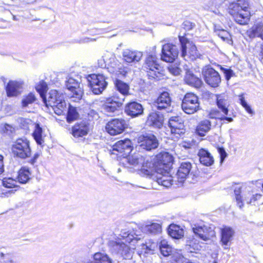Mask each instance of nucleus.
I'll use <instances>...</instances> for the list:
<instances>
[{
    "mask_svg": "<svg viewBox=\"0 0 263 263\" xmlns=\"http://www.w3.org/2000/svg\"><path fill=\"white\" fill-rule=\"evenodd\" d=\"M125 161L127 162L129 165L133 166L139 165L141 167H148L151 163L145 161V158L139 154H134L133 155H129L125 158Z\"/></svg>",
    "mask_w": 263,
    "mask_h": 263,
    "instance_id": "obj_22",
    "label": "nucleus"
},
{
    "mask_svg": "<svg viewBox=\"0 0 263 263\" xmlns=\"http://www.w3.org/2000/svg\"><path fill=\"white\" fill-rule=\"evenodd\" d=\"M14 131V127L10 124L3 123L0 125V133L2 134L10 136Z\"/></svg>",
    "mask_w": 263,
    "mask_h": 263,
    "instance_id": "obj_47",
    "label": "nucleus"
},
{
    "mask_svg": "<svg viewBox=\"0 0 263 263\" xmlns=\"http://www.w3.org/2000/svg\"><path fill=\"white\" fill-rule=\"evenodd\" d=\"M156 247L157 244L154 242L143 243L141 245V251L139 253V255L141 257L142 254L145 256L146 254H153Z\"/></svg>",
    "mask_w": 263,
    "mask_h": 263,
    "instance_id": "obj_41",
    "label": "nucleus"
},
{
    "mask_svg": "<svg viewBox=\"0 0 263 263\" xmlns=\"http://www.w3.org/2000/svg\"><path fill=\"white\" fill-rule=\"evenodd\" d=\"M185 82L189 85L198 87L201 85V80L191 71L187 70L184 78Z\"/></svg>",
    "mask_w": 263,
    "mask_h": 263,
    "instance_id": "obj_34",
    "label": "nucleus"
},
{
    "mask_svg": "<svg viewBox=\"0 0 263 263\" xmlns=\"http://www.w3.org/2000/svg\"><path fill=\"white\" fill-rule=\"evenodd\" d=\"M66 86L72 94L71 97L74 98L73 101L77 102L81 100L83 93V90L80 87L79 82L72 78H69L66 81Z\"/></svg>",
    "mask_w": 263,
    "mask_h": 263,
    "instance_id": "obj_15",
    "label": "nucleus"
},
{
    "mask_svg": "<svg viewBox=\"0 0 263 263\" xmlns=\"http://www.w3.org/2000/svg\"><path fill=\"white\" fill-rule=\"evenodd\" d=\"M112 73H115L119 78L124 77L127 73V68L120 64V66H118L117 69H116L115 71Z\"/></svg>",
    "mask_w": 263,
    "mask_h": 263,
    "instance_id": "obj_52",
    "label": "nucleus"
},
{
    "mask_svg": "<svg viewBox=\"0 0 263 263\" xmlns=\"http://www.w3.org/2000/svg\"><path fill=\"white\" fill-rule=\"evenodd\" d=\"M234 194L237 205L240 209L243 207L245 202H246L247 204H251L259 199L261 196V195L260 194L253 195L251 191H248L241 195L240 187L236 188L234 190Z\"/></svg>",
    "mask_w": 263,
    "mask_h": 263,
    "instance_id": "obj_7",
    "label": "nucleus"
},
{
    "mask_svg": "<svg viewBox=\"0 0 263 263\" xmlns=\"http://www.w3.org/2000/svg\"><path fill=\"white\" fill-rule=\"evenodd\" d=\"M229 12L236 22L240 25L247 24L249 20V2L247 0H228Z\"/></svg>",
    "mask_w": 263,
    "mask_h": 263,
    "instance_id": "obj_1",
    "label": "nucleus"
},
{
    "mask_svg": "<svg viewBox=\"0 0 263 263\" xmlns=\"http://www.w3.org/2000/svg\"><path fill=\"white\" fill-rule=\"evenodd\" d=\"M169 235L175 239H180L183 236L184 230L180 226L172 224L168 229Z\"/></svg>",
    "mask_w": 263,
    "mask_h": 263,
    "instance_id": "obj_33",
    "label": "nucleus"
},
{
    "mask_svg": "<svg viewBox=\"0 0 263 263\" xmlns=\"http://www.w3.org/2000/svg\"><path fill=\"white\" fill-rule=\"evenodd\" d=\"M51 107L54 112L58 115H61L66 111V103L63 98H60L56 103Z\"/></svg>",
    "mask_w": 263,
    "mask_h": 263,
    "instance_id": "obj_36",
    "label": "nucleus"
},
{
    "mask_svg": "<svg viewBox=\"0 0 263 263\" xmlns=\"http://www.w3.org/2000/svg\"><path fill=\"white\" fill-rule=\"evenodd\" d=\"M31 173L28 168L23 167L18 172V181L21 183H26L30 179Z\"/></svg>",
    "mask_w": 263,
    "mask_h": 263,
    "instance_id": "obj_39",
    "label": "nucleus"
},
{
    "mask_svg": "<svg viewBox=\"0 0 263 263\" xmlns=\"http://www.w3.org/2000/svg\"><path fill=\"white\" fill-rule=\"evenodd\" d=\"M234 230L230 227H224L221 230V241L223 245L228 246L232 240Z\"/></svg>",
    "mask_w": 263,
    "mask_h": 263,
    "instance_id": "obj_31",
    "label": "nucleus"
},
{
    "mask_svg": "<svg viewBox=\"0 0 263 263\" xmlns=\"http://www.w3.org/2000/svg\"><path fill=\"white\" fill-rule=\"evenodd\" d=\"M88 115L92 116L95 119H97L99 117L97 112L93 110L90 111L88 113Z\"/></svg>",
    "mask_w": 263,
    "mask_h": 263,
    "instance_id": "obj_64",
    "label": "nucleus"
},
{
    "mask_svg": "<svg viewBox=\"0 0 263 263\" xmlns=\"http://www.w3.org/2000/svg\"><path fill=\"white\" fill-rule=\"evenodd\" d=\"M216 34L219 37H220L223 41L227 42L229 44L232 43L231 35L229 33V32L227 30L223 29L220 31L218 32V33H217Z\"/></svg>",
    "mask_w": 263,
    "mask_h": 263,
    "instance_id": "obj_51",
    "label": "nucleus"
},
{
    "mask_svg": "<svg viewBox=\"0 0 263 263\" xmlns=\"http://www.w3.org/2000/svg\"><path fill=\"white\" fill-rule=\"evenodd\" d=\"M170 171H168V172L166 173H164V171H163V173H160V172H157L158 175L157 176V180H158V179L161 180L162 179V180H167V179L172 178L173 177L171 176L168 175V174H170Z\"/></svg>",
    "mask_w": 263,
    "mask_h": 263,
    "instance_id": "obj_56",
    "label": "nucleus"
},
{
    "mask_svg": "<svg viewBox=\"0 0 263 263\" xmlns=\"http://www.w3.org/2000/svg\"><path fill=\"white\" fill-rule=\"evenodd\" d=\"M239 100L240 104L245 108V110L250 115H253L254 111L252 109L251 106L248 104L246 101L245 98L242 96H239Z\"/></svg>",
    "mask_w": 263,
    "mask_h": 263,
    "instance_id": "obj_53",
    "label": "nucleus"
},
{
    "mask_svg": "<svg viewBox=\"0 0 263 263\" xmlns=\"http://www.w3.org/2000/svg\"><path fill=\"white\" fill-rule=\"evenodd\" d=\"M12 261V255L0 249V263H11Z\"/></svg>",
    "mask_w": 263,
    "mask_h": 263,
    "instance_id": "obj_49",
    "label": "nucleus"
},
{
    "mask_svg": "<svg viewBox=\"0 0 263 263\" xmlns=\"http://www.w3.org/2000/svg\"><path fill=\"white\" fill-rule=\"evenodd\" d=\"M143 54L142 52L137 50H132L129 49L123 50L122 56L124 61L127 63L139 62L141 60Z\"/></svg>",
    "mask_w": 263,
    "mask_h": 263,
    "instance_id": "obj_23",
    "label": "nucleus"
},
{
    "mask_svg": "<svg viewBox=\"0 0 263 263\" xmlns=\"http://www.w3.org/2000/svg\"><path fill=\"white\" fill-rule=\"evenodd\" d=\"M112 248L115 252L125 259L132 258L135 250L134 247H129L121 240L112 242Z\"/></svg>",
    "mask_w": 263,
    "mask_h": 263,
    "instance_id": "obj_9",
    "label": "nucleus"
},
{
    "mask_svg": "<svg viewBox=\"0 0 263 263\" xmlns=\"http://www.w3.org/2000/svg\"><path fill=\"white\" fill-rule=\"evenodd\" d=\"M3 185L7 188H14L18 186L17 181L12 178H5L3 179Z\"/></svg>",
    "mask_w": 263,
    "mask_h": 263,
    "instance_id": "obj_50",
    "label": "nucleus"
},
{
    "mask_svg": "<svg viewBox=\"0 0 263 263\" xmlns=\"http://www.w3.org/2000/svg\"><path fill=\"white\" fill-rule=\"evenodd\" d=\"M157 160L158 164L156 167V171L160 173H163V171L166 173L168 171H170L172 165L173 157L168 153H161L157 155Z\"/></svg>",
    "mask_w": 263,
    "mask_h": 263,
    "instance_id": "obj_11",
    "label": "nucleus"
},
{
    "mask_svg": "<svg viewBox=\"0 0 263 263\" xmlns=\"http://www.w3.org/2000/svg\"><path fill=\"white\" fill-rule=\"evenodd\" d=\"M183 111L187 114H193L200 109L198 97L193 93H187L181 103Z\"/></svg>",
    "mask_w": 263,
    "mask_h": 263,
    "instance_id": "obj_5",
    "label": "nucleus"
},
{
    "mask_svg": "<svg viewBox=\"0 0 263 263\" xmlns=\"http://www.w3.org/2000/svg\"><path fill=\"white\" fill-rule=\"evenodd\" d=\"M120 235L122 237L123 240H125L126 243H133L134 245L135 243L137 242L140 239V237H138V234H133L132 232L129 233L128 231L126 230L121 231Z\"/></svg>",
    "mask_w": 263,
    "mask_h": 263,
    "instance_id": "obj_37",
    "label": "nucleus"
},
{
    "mask_svg": "<svg viewBox=\"0 0 263 263\" xmlns=\"http://www.w3.org/2000/svg\"><path fill=\"white\" fill-rule=\"evenodd\" d=\"M87 81L92 91L96 95L102 92L107 86L105 77L102 74H92L89 75Z\"/></svg>",
    "mask_w": 263,
    "mask_h": 263,
    "instance_id": "obj_6",
    "label": "nucleus"
},
{
    "mask_svg": "<svg viewBox=\"0 0 263 263\" xmlns=\"http://www.w3.org/2000/svg\"><path fill=\"white\" fill-rule=\"evenodd\" d=\"M89 132V126L85 121L76 123L71 129V134L76 138L82 137L87 135Z\"/></svg>",
    "mask_w": 263,
    "mask_h": 263,
    "instance_id": "obj_24",
    "label": "nucleus"
},
{
    "mask_svg": "<svg viewBox=\"0 0 263 263\" xmlns=\"http://www.w3.org/2000/svg\"><path fill=\"white\" fill-rule=\"evenodd\" d=\"M79 117V114L77 108L72 106L69 105L67 115V121L68 122H71L76 120Z\"/></svg>",
    "mask_w": 263,
    "mask_h": 263,
    "instance_id": "obj_45",
    "label": "nucleus"
},
{
    "mask_svg": "<svg viewBox=\"0 0 263 263\" xmlns=\"http://www.w3.org/2000/svg\"><path fill=\"white\" fill-rule=\"evenodd\" d=\"M36 90L40 93L42 99L46 100L45 93L47 90V85L44 81L40 82L39 84L36 86Z\"/></svg>",
    "mask_w": 263,
    "mask_h": 263,
    "instance_id": "obj_48",
    "label": "nucleus"
},
{
    "mask_svg": "<svg viewBox=\"0 0 263 263\" xmlns=\"http://www.w3.org/2000/svg\"><path fill=\"white\" fill-rule=\"evenodd\" d=\"M39 156H40V155L39 153L35 154L34 155L33 158L30 160V163L32 164H34L35 163L37 159L39 158Z\"/></svg>",
    "mask_w": 263,
    "mask_h": 263,
    "instance_id": "obj_63",
    "label": "nucleus"
},
{
    "mask_svg": "<svg viewBox=\"0 0 263 263\" xmlns=\"http://www.w3.org/2000/svg\"><path fill=\"white\" fill-rule=\"evenodd\" d=\"M172 100L170 94L166 91L162 92L154 103V105L159 110L167 109V112L171 111L170 108Z\"/></svg>",
    "mask_w": 263,
    "mask_h": 263,
    "instance_id": "obj_20",
    "label": "nucleus"
},
{
    "mask_svg": "<svg viewBox=\"0 0 263 263\" xmlns=\"http://www.w3.org/2000/svg\"><path fill=\"white\" fill-rule=\"evenodd\" d=\"M199 160L201 164L205 166H211L214 163V158L211 154L204 149H200L198 153Z\"/></svg>",
    "mask_w": 263,
    "mask_h": 263,
    "instance_id": "obj_32",
    "label": "nucleus"
},
{
    "mask_svg": "<svg viewBox=\"0 0 263 263\" xmlns=\"http://www.w3.org/2000/svg\"><path fill=\"white\" fill-rule=\"evenodd\" d=\"M124 98H119L114 95L107 99L103 105L102 109L104 113L108 116H112L118 108L122 105Z\"/></svg>",
    "mask_w": 263,
    "mask_h": 263,
    "instance_id": "obj_10",
    "label": "nucleus"
},
{
    "mask_svg": "<svg viewBox=\"0 0 263 263\" xmlns=\"http://www.w3.org/2000/svg\"><path fill=\"white\" fill-rule=\"evenodd\" d=\"M211 128V123L209 120L201 121L196 128V133L200 136H203Z\"/></svg>",
    "mask_w": 263,
    "mask_h": 263,
    "instance_id": "obj_35",
    "label": "nucleus"
},
{
    "mask_svg": "<svg viewBox=\"0 0 263 263\" xmlns=\"http://www.w3.org/2000/svg\"><path fill=\"white\" fill-rule=\"evenodd\" d=\"M204 80L206 84L213 87L218 86L221 82L219 73L210 66H206L202 69Z\"/></svg>",
    "mask_w": 263,
    "mask_h": 263,
    "instance_id": "obj_8",
    "label": "nucleus"
},
{
    "mask_svg": "<svg viewBox=\"0 0 263 263\" xmlns=\"http://www.w3.org/2000/svg\"><path fill=\"white\" fill-rule=\"evenodd\" d=\"M221 69L225 74L226 79L227 80H229L233 74V71L231 69H227L223 68H222Z\"/></svg>",
    "mask_w": 263,
    "mask_h": 263,
    "instance_id": "obj_59",
    "label": "nucleus"
},
{
    "mask_svg": "<svg viewBox=\"0 0 263 263\" xmlns=\"http://www.w3.org/2000/svg\"><path fill=\"white\" fill-rule=\"evenodd\" d=\"M218 151L220 156V162L222 163L224 159L227 157V154L223 147H219Z\"/></svg>",
    "mask_w": 263,
    "mask_h": 263,
    "instance_id": "obj_58",
    "label": "nucleus"
},
{
    "mask_svg": "<svg viewBox=\"0 0 263 263\" xmlns=\"http://www.w3.org/2000/svg\"><path fill=\"white\" fill-rule=\"evenodd\" d=\"M247 33L250 38L258 37L263 40V17L261 20H258Z\"/></svg>",
    "mask_w": 263,
    "mask_h": 263,
    "instance_id": "obj_27",
    "label": "nucleus"
},
{
    "mask_svg": "<svg viewBox=\"0 0 263 263\" xmlns=\"http://www.w3.org/2000/svg\"><path fill=\"white\" fill-rule=\"evenodd\" d=\"M143 67L149 79L160 80L165 75L164 70L158 63V59L155 54L147 55L145 59Z\"/></svg>",
    "mask_w": 263,
    "mask_h": 263,
    "instance_id": "obj_2",
    "label": "nucleus"
},
{
    "mask_svg": "<svg viewBox=\"0 0 263 263\" xmlns=\"http://www.w3.org/2000/svg\"><path fill=\"white\" fill-rule=\"evenodd\" d=\"M3 158V156L0 155V175L4 171Z\"/></svg>",
    "mask_w": 263,
    "mask_h": 263,
    "instance_id": "obj_62",
    "label": "nucleus"
},
{
    "mask_svg": "<svg viewBox=\"0 0 263 263\" xmlns=\"http://www.w3.org/2000/svg\"><path fill=\"white\" fill-rule=\"evenodd\" d=\"M168 126L171 129V133L176 138L185 133L184 125L182 119L178 117H172L168 121Z\"/></svg>",
    "mask_w": 263,
    "mask_h": 263,
    "instance_id": "obj_17",
    "label": "nucleus"
},
{
    "mask_svg": "<svg viewBox=\"0 0 263 263\" xmlns=\"http://www.w3.org/2000/svg\"><path fill=\"white\" fill-rule=\"evenodd\" d=\"M125 111L128 115L135 117L143 114V108L140 103L136 102H132L126 105Z\"/></svg>",
    "mask_w": 263,
    "mask_h": 263,
    "instance_id": "obj_26",
    "label": "nucleus"
},
{
    "mask_svg": "<svg viewBox=\"0 0 263 263\" xmlns=\"http://www.w3.org/2000/svg\"><path fill=\"white\" fill-rule=\"evenodd\" d=\"M254 51L260 60L263 59V43H258L254 48Z\"/></svg>",
    "mask_w": 263,
    "mask_h": 263,
    "instance_id": "obj_54",
    "label": "nucleus"
},
{
    "mask_svg": "<svg viewBox=\"0 0 263 263\" xmlns=\"http://www.w3.org/2000/svg\"><path fill=\"white\" fill-rule=\"evenodd\" d=\"M178 53L177 46L167 43L162 46L161 59L166 62L172 63L177 58Z\"/></svg>",
    "mask_w": 263,
    "mask_h": 263,
    "instance_id": "obj_13",
    "label": "nucleus"
},
{
    "mask_svg": "<svg viewBox=\"0 0 263 263\" xmlns=\"http://www.w3.org/2000/svg\"><path fill=\"white\" fill-rule=\"evenodd\" d=\"M181 45V57L184 60L195 61L202 59L203 55L198 50L195 44L183 36L179 35Z\"/></svg>",
    "mask_w": 263,
    "mask_h": 263,
    "instance_id": "obj_3",
    "label": "nucleus"
},
{
    "mask_svg": "<svg viewBox=\"0 0 263 263\" xmlns=\"http://www.w3.org/2000/svg\"><path fill=\"white\" fill-rule=\"evenodd\" d=\"M11 151L13 155L18 158L25 159L31 155L30 141L25 137L17 139L13 142Z\"/></svg>",
    "mask_w": 263,
    "mask_h": 263,
    "instance_id": "obj_4",
    "label": "nucleus"
},
{
    "mask_svg": "<svg viewBox=\"0 0 263 263\" xmlns=\"http://www.w3.org/2000/svg\"><path fill=\"white\" fill-rule=\"evenodd\" d=\"M173 181V180L172 178L163 180H162V179L157 180V182L159 184H160L166 187H170L172 184Z\"/></svg>",
    "mask_w": 263,
    "mask_h": 263,
    "instance_id": "obj_55",
    "label": "nucleus"
},
{
    "mask_svg": "<svg viewBox=\"0 0 263 263\" xmlns=\"http://www.w3.org/2000/svg\"><path fill=\"white\" fill-rule=\"evenodd\" d=\"M23 83L17 81H10L6 87L8 97H14L20 95L22 91Z\"/></svg>",
    "mask_w": 263,
    "mask_h": 263,
    "instance_id": "obj_28",
    "label": "nucleus"
},
{
    "mask_svg": "<svg viewBox=\"0 0 263 263\" xmlns=\"http://www.w3.org/2000/svg\"><path fill=\"white\" fill-rule=\"evenodd\" d=\"M132 142L129 139L120 140L113 145L111 154H116L114 152L117 151L123 154V155H127L132 151Z\"/></svg>",
    "mask_w": 263,
    "mask_h": 263,
    "instance_id": "obj_21",
    "label": "nucleus"
},
{
    "mask_svg": "<svg viewBox=\"0 0 263 263\" xmlns=\"http://www.w3.org/2000/svg\"><path fill=\"white\" fill-rule=\"evenodd\" d=\"M159 249L162 255L165 257L168 256L172 253V247L165 239H163L160 241L159 243Z\"/></svg>",
    "mask_w": 263,
    "mask_h": 263,
    "instance_id": "obj_43",
    "label": "nucleus"
},
{
    "mask_svg": "<svg viewBox=\"0 0 263 263\" xmlns=\"http://www.w3.org/2000/svg\"><path fill=\"white\" fill-rule=\"evenodd\" d=\"M106 58V68L110 73L114 72L120 66V62L117 59L115 55L111 52H107L105 55Z\"/></svg>",
    "mask_w": 263,
    "mask_h": 263,
    "instance_id": "obj_29",
    "label": "nucleus"
},
{
    "mask_svg": "<svg viewBox=\"0 0 263 263\" xmlns=\"http://www.w3.org/2000/svg\"><path fill=\"white\" fill-rule=\"evenodd\" d=\"M163 115L157 112H153L148 116L146 123L149 126L160 128L163 126Z\"/></svg>",
    "mask_w": 263,
    "mask_h": 263,
    "instance_id": "obj_25",
    "label": "nucleus"
},
{
    "mask_svg": "<svg viewBox=\"0 0 263 263\" xmlns=\"http://www.w3.org/2000/svg\"><path fill=\"white\" fill-rule=\"evenodd\" d=\"M98 65L100 67L106 66V59L101 58L98 60Z\"/></svg>",
    "mask_w": 263,
    "mask_h": 263,
    "instance_id": "obj_61",
    "label": "nucleus"
},
{
    "mask_svg": "<svg viewBox=\"0 0 263 263\" xmlns=\"http://www.w3.org/2000/svg\"><path fill=\"white\" fill-rule=\"evenodd\" d=\"M96 41V39L90 37H84L80 40L81 43H86L89 42H94Z\"/></svg>",
    "mask_w": 263,
    "mask_h": 263,
    "instance_id": "obj_60",
    "label": "nucleus"
},
{
    "mask_svg": "<svg viewBox=\"0 0 263 263\" xmlns=\"http://www.w3.org/2000/svg\"><path fill=\"white\" fill-rule=\"evenodd\" d=\"M217 104L222 114L220 115L219 113L217 112L215 115V118L221 120H226L229 122H232L233 120L232 118L226 116L228 115L229 112L228 109L229 103L227 100L223 98L221 96H218L217 98Z\"/></svg>",
    "mask_w": 263,
    "mask_h": 263,
    "instance_id": "obj_18",
    "label": "nucleus"
},
{
    "mask_svg": "<svg viewBox=\"0 0 263 263\" xmlns=\"http://www.w3.org/2000/svg\"><path fill=\"white\" fill-rule=\"evenodd\" d=\"M94 262L88 263H112L111 259L106 254L102 253H96L93 255Z\"/></svg>",
    "mask_w": 263,
    "mask_h": 263,
    "instance_id": "obj_42",
    "label": "nucleus"
},
{
    "mask_svg": "<svg viewBox=\"0 0 263 263\" xmlns=\"http://www.w3.org/2000/svg\"><path fill=\"white\" fill-rule=\"evenodd\" d=\"M42 128L39 124L35 125V128L33 133V136L37 143L42 145L44 141L42 136Z\"/></svg>",
    "mask_w": 263,
    "mask_h": 263,
    "instance_id": "obj_46",
    "label": "nucleus"
},
{
    "mask_svg": "<svg viewBox=\"0 0 263 263\" xmlns=\"http://www.w3.org/2000/svg\"><path fill=\"white\" fill-rule=\"evenodd\" d=\"M143 230L149 234H156L161 231V226L158 223H151L143 227Z\"/></svg>",
    "mask_w": 263,
    "mask_h": 263,
    "instance_id": "obj_38",
    "label": "nucleus"
},
{
    "mask_svg": "<svg viewBox=\"0 0 263 263\" xmlns=\"http://www.w3.org/2000/svg\"><path fill=\"white\" fill-rule=\"evenodd\" d=\"M126 126V122L124 119H114L106 124L105 129L109 134L115 136L122 133Z\"/></svg>",
    "mask_w": 263,
    "mask_h": 263,
    "instance_id": "obj_14",
    "label": "nucleus"
},
{
    "mask_svg": "<svg viewBox=\"0 0 263 263\" xmlns=\"http://www.w3.org/2000/svg\"><path fill=\"white\" fill-rule=\"evenodd\" d=\"M63 97V95L60 93L57 90H51L46 96V100L43 99V101L47 107H51L52 105H54V104L58 102L60 98Z\"/></svg>",
    "mask_w": 263,
    "mask_h": 263,
    "instance_id": "obj_30",
    "label": "nucleus"
},
{
    "mask_svg": "<svg viewBox=\"0 0 263 263\" xmlns=\"http://www.w3.org/2000/svg\"><path fill=\"white\" fill-rule=\"evenodd\" d=\"M194 233L201 239L207 241L215 236V232L212 227L203 225L193 228Z\"/></svg>",
    "mask_w": 263,
    "mask_h": 263,
    "instance_id": "obj_16",
    "label": "nucleus"
},
{
    "mask_svg": "<svg viewBox=\"0 0 263 263\" xmlns=\"http://www.w3.org/2000/svg\"><path fill=\"white\" fill-rule=\"evenodd\" d=\"M36 100V97L33 93H29L26 96H23L21 103L23 108L28 107L30 105L33 103Z\"/></svg>",
    "mask_w": 263,
    "mask_h": 263,
    "instance_id": "obj_44",
    "label": "nucleus"
},
{
    "mask_svg": "<svg viewBox=\"0 0 263 263\" xmlns=\"http://www.w3.org/2000/svg\"><path fill=\"white\" fill-rule=\"evenodd\" d=\"M139 146L146 151H151L156 148L159 145L156 137L152 134L141 135L138 138Z\"/></svg>",
    "mask_w": 263,
    "mask_h": 263,
    "instance_id": "obj_12",
    "label": "nucleus"
},
{
    "mask_svg": "<svg viewBox=\"0 0 263 263\" xmlns=\"http://www.w3.org/2000/svg\"><path fill=\"white\" fill-rule=\"evenodd\" d=\"M114 84L117 89L123 95V97L128 94L129 87L128 84L118 79L115 80Z\"/></svg>",
    "mask_w": 263,
    "mask_h": 263,
    "instance_id": "obj_40",
    "label": "nucleus"
},
{
    "mask_svg": "<svg viewBox=\"0 0 263 263\" xmlns=\"http://www.w3.org/2000/svg\"><path fill=\"white\" fill-rule=\"evenodd\" d=\"M192 169V164L189 162H183L181 163L180 167L176 174V178L179 182L182 183L185 179H189L193 175V172H191Z\"/></svg>",
    "mask_w": 263,
    "mask_h": 263,
    "instance_id": "obj_19",
    "label": "nucleus"
},
{
    "mask_svg": "<svg viewBox=\"0 0 263 263\" xmlns=\"http://www.w3.org/2000/svg\"><path fill=\"white\" fill-rule=\"evenodd\" d=\"M168 69L170 73L174 76H178L180 74L181 70L176 66H171L168 67Z\"/></svg>",
    "mask_w": 263,
    "mask_h": 263,
    "instance_id": "obj_57",
    "label": "nucleus"
}]
</instances>
